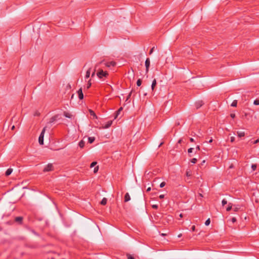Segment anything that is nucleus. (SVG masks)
<instances>
[{
	"mask_svg": "<svg viewBox=\"0 0 259 259\" xmlns=\"http://www.w3.org/2000/svg\"><path fill=\"white\" fill-rule=\"evenodd\" d=\"M199 195H200V196L201 197H202V194H199Z\"/></svg>",
	"mask_w": 259,
	"mask_h": 259,
	"instance_id": "680f3d73",
	"label": "nucleus"
},
{
	"mask_svg": "<svg viewBox=\"0 0 259 259\" xmlns=\"http://www.w3.org/2000/svg\"><path fill=\"white\" fill-rule=\"evenodd\" d=\"M63 115L64 116H65L67 118H70L72 117V115L69 113H68L67 112H64L63 113Z\"/></svg>",
	"mask_w": 259,
	"mask_h": 259,
	"instance_id": "f3484780",
	"label": "nucleus"
},
{
	"mask_svg": "<svg viewBox=\"0 0 259 259\" xmlns=\"http://www.w3.org/2000/svg\"><path fill=\"white\" fill-rule=\"evenodd\" d=\"M58 117V115H56L53 116L52 117H51L50 118L49 122L50 123L54 122L55 121H56L57 120Z\"/></svg>",
	"mask_w": 259,
	"mask_h": 259,
	"instance_id": "f8f14e48",
	"label": "nucleus"
},
{
	"mask_svg": "<svg viewBox=\"0 0 259 259\" xmlns=\"http://www.w3.org/2000/svg\"><path fill=\"white\" fill-rule=\"evenodd\" d=\"M150 65V61L149 58H147L145 61V66H146V73H147L149 71V68Z\"/></svg>",
	"mask_w": 259,
	"mask_h": 259,
	"instance_id": "20e7f679",
	"label": "nucleus"
},
{
	"mask_svg": "<svg viewBox=\"0 0 259 259\" xmlns=\"http://www.w3.org/2000/svg\"><path fill=\"white\" fill-rule=\"evenodd\" d=\"M204 162H205V160H203V161L202 162V163H204Z\"/></svg>",
	"mask_w": 259,
	"mask_h": 259,
	"instance_id": "0e129e2a",
	"label": "nucleus"
},
{
	"mask_svg": "<svg viewBox=\"0 0 259 259\" xmlns=\"http://www.w3.org/2000/svg\"><path fill=\"white\" fill-rule=\"evenodd\" d=\"M103 63V61H101V62H100V63H99V64H102V63Z\"/></svg>",
	"mask_w": 259,
	"mask_h": 259,
	"instance_id": "bf43d9fd",
	"label": "nucleus"
},
{
	"mask_svg": "<svg viewBox=\"0 0 259 259\" xmlns=\"http://www.w3.org/2000/svg\"><path fill=\"white\" fill-rule=\"evenodd\" d=\"M204 162H205V160H203V161L202 162V163H204Z\"/></svg>",
	"mask_w": 259,
	"mask_h": 259,
	"instance_id": "69168bd1",
	"label": "nucleus"
},
{
	"mask_svg": "<svg viewBox=\"0 0 259 259\" xmlns=\"http://www.w3.org/2000/svg\"><path fill=\"white\" fill-rule=\"evenodd\" d=\"M235 137H231V139H230V141L232 143V142H234V141H235Z\"/></svg>",
	"mask_w": 259,
	"mask_h": 259,
	"instance_id": "a19ab883",
	"label": "nucleus"
},
{
	"mask_svg": "<svg viewBox=\"0 0 259 259\" xmlns=\"http://www.w3.org/2000/svg\"><path fill=\"white\" fill-rule=\"evenodd\" d=\"M13 171V169L11 168H8L7 171H6L5 175L6 176H8L10 175Z\"/></svg>",
	"mask_w": 259,
	"mask_h": 259,
	"instance_id": "2eb2a0df",
	"label": "nucleus"
},
{
	"mask_svg": "<svg viewBox=\"0 0 259 259\" xmlns=\"http://www.w3.org/2000/svg\"><path fill=\"white\" fill-rule=\"evenodd\" d=\"M130 96H131V94L128 96L126 100H127L128 99L130 98Z\"/></svg>",
	"mask_w": 259,
	"mask_h": 259,
	"instance_id": "864d4df0",
	"label": "nucleus"
},
{
	"mask_svg": "<svg viewBox=\"0 0 259 259\" xmlns=\"http://www.w3.org/2000/svg\"><path fill=\"white\" fill-rule=\"evenodd\" d=\"M165 182H162V183H161V184H160V188H163V187L165 186Z\"/></svg>",
	"mask_w": 259,
	"mask_h": 259,
	"instance_id": "72a5a7b5",
	"label": "nucleus"
},
{
	"mask_svg": "<svg viewBox=\"0 0 259 259\" xmlns=\"http://www.w3.org/2000/svg\"><path fill=\"white\" fill-rule=\"evenodd\" d=\"M239 208H239V207L235 206H234V208H233V210H234V211L237 212V211H238L239 210Z\"/></svg>",
	"mask_w": 259,
	"mask_h": 259,
	"instance_id": "2f4dec72",
	"label": "nucleus"
},
{
	"mask_svg": "<svg viewBox=\"0 0 259 259\" xmlns=\"http://www.w3.org/2000/svg\"><path fill=\"white\" fill-rule=\"evenodd\" d=\"M159 197L160 199H163L164 197V195L161 194V195H159Z\"/></svg>",
	"mask_w": 259,
	"mask_h": 259,
	"instance_id": "c03bdc74",
	"label": "nucleus"
},
{
	"mask_svg": "<svg viewBox=\"0 0 259 259\" xmlns=\"http://www.w3.org/2000/svg\"><path fill=\"white\" fill-rule=\"evenodd\" d=\"M191 230L192 231H195V226H193L191 228Z\"/></svg>",
	"mask_w": 259,
	"mask_h": 259,
	"instance_id": "a18cd8bd",
	"label": "nucleus"
},
{
	"mask_svg": "<svg viewBox=\"0 0 259 259\" xmlns=\"http://www.w3.org/2000/svg\"><path fill=\"white\" fill-rule=\"evenodd\" d=\"M122 107H120L118 109V110L115 112L114 115V119H116L118 117V115L120 114V112L122 110Z\"/></svg>",
	"mask_w": 259,
	"mask_h": 259,
	"instance_id": "9b49d317",
	"label": "nucleus"
},
{
	"mask_svg": "<svg viewBox=\"0 0 259 259\" xmlns=\"http://www.w3.org/2000/svg\"><path fill=\"white\" fill-rule=\"evenodd\" d=\"M212 139H211L209 141H208V143H211L212 142Z\"/></svg>",
	"mask_w": 259,
	"mask_h": 259,
	"instance_id": "603ef678",
	"label": "nucleus"
},
{
	"mask_svg": "<svg viewBox=\"0 0 259 259\" xmlns=\"http://www.w3.org/2000/svg\"><path fill=\"white\" fill-rule=\"evenodd\" d=\"M127 259H135L134 256L130 254H127Z\"/></svg>",
	"mask_w": 259,
	"mask_h": 259,
	"instance_id": "cd10ccee",
	"label": "nucleus"
},
{
	"mask_svg": "<svg viewBox=\"0 0 259 259\" xmlns=\"http://www.w3.org/2000/svg\"><path fill=\"white\" fill-rule=\"evenodd\" d=\"M161 235H162V236H164V235H165V234L162 233V234H161Z\"/></svg>",
	"mask_w": 259,
	"mask_h": 259,
	"instance_id": "052dcab7",
	"label": "nucleus"
},
{
	"mask_svg": "<svg viewBox=\"0 0 259 259\" xmlns=\"http://www.w3.org/2000/svg\"><path fill=\"white\" fill-rule=\"evenodd\" d=\"M150 190H151V188L149 187L147 188L146 191H147V192H149Z\"/></svg>",
	"mask_w": 259,
	"mask_h": 259,
	"instance_id": "8fccbe9b",
	"label": "nucleus"
},
{
	"mask_svg": "<svg viewBox=\"0 0 259 259\" xmlns=\"http://www.w3.org/2000/svg\"><path fill=\"white\" fill-rule=\"evenodd\" d=\"M15 118V117H13L12 118V120H13Z\"/></svg>",
	"mask_w": 259,
	"mask_h": 259,
	"instance_id": "e2e57ef3",
	"label": "nucleus"
},
{
	"mask_svg": "<svg viewBox=\"0 0 259 259\" xmlns=\"http://www.w3.org/2000/svg\"><path fill=\"white\" fill-rule=\"evenodd\" d=\"M131 199V197L128 193H126L124 196V202H127Z\"/></svg>",
	"mask_w": 259,
	"mask_h": 259,
	"instance_id": "ddd939ff",
	"label": "nucleus"
},
{
	"mask_svg": "<svg viewBox=\"0 0 259 259\" xmlns=\"http://www.w3.org/2000/svg\"><path fill=\"white\" fill-rule=\"evenodd\" d=\"M251 168L253 170H255L256 169V164H252Z\"/></svg>",
	"mask_w": 259,
	"mask_h": 259,
	"instance_id": "c9c22d12",
	"label": "nucleus"
},
{
	"mask_svg": "<svg viewBox=\"0 0 259 259\" xmlns=\"http://www.w3.org/2000/svg\"><path fill=\"white\" fill-rule=\"evenodd\" d=\"M97 75L99 78L101 79L103 77H107L108 75V73L107 71H104L102 69H99L97 73Z\"/></svg>",
	"mask_w": 259,
	"mask_h": 259,
	"instance_id": "f257e3e1",
	"label": "nucleus"
},
{
	"mask_svg": "<svg viewBox=\"0 0 259 259\" xmlns=\"http://www.w3.org/2000/svg\"><path fill=\"white\" fill-rule=\"evenodd\" d=\"M182 236V234H180L178 235V237H181Z\"/></svg>",
	"mask_w": 259,
	"mask_h": 259,
	"instance_id": "5fc2aeb1",
	"label": "nucleus"
},
{
	"mask_svg": "<svg viewBox=\"0 0 259 259\" xmlns=\"http://www.w3.org/2000/svg\"><path fill=\"white\" fill-rule=\"evenodd\" d=\"M237 136L240 138L243 137L245 136V133L244 132H237Z\"/></svg>",
	"mask_w": 259,
	"mask_h": 259,
	"instance_id": "aec40b11",
	"label": "nucleus"
},
{
	"mask_svg": "<svg viewBox=\"0 0 259 259\" xmlns=\"http://www.w3.org/2000/svg\"><path fill=\"white\" fill-rule=\"evenodd\" d=\"M231 221H232V223H235V222H236V219L235 218H234H234H232L231 219Z\"/></svg>",
	"mask_w": 259,
	"mask_h": 259,
	"instance_id": "79ce46f5",
	"label": "nucleus"
},
{
	"mask_svg": "<svg viewBox=\"0 0 259 259\" xmlns=\"http://www.w3.org/2000/svg\"><path fill=\"white\" fill-rule=\"evenodd\" d=\"M95 140V138L94 137H90L88 138V142L89 143L92 144L93 143Z\"/></svg>",
	"mask_w": 259,
	"mask_h": 259,
	"instance_id": "a211bd4d",
	"label": "nucleus"
},
{
	"mask_svg": "<svg viewBox=\"0 0 259 259\" xmlns=\"http://www.w3.org/2000/svg\"><path fill=\"white\" fill-rule=\"evenodd\" d=\"M157 84L156 80V79H154V80L152 81V85H151V89L152 91H154V88Z\"/></svg>",
	"mask_w": 259,
	"mask_h": 259,
	"instance_id": "4468645a",
	"label": "nucleus"
},
{
	"mask_svg": "<svg viewBox=\"0 0 259 259\" xmlns=\"http://www.w3.org/2000/svg\"><path fill=\"white\" fill-rule=\"evenodd\" d=\"M90 71H91V68H90L89 69H88L87 70V71L86 72V74H85V77L86 78H88L90 77Z\"/></svg>",
	"mask_w": 259,
	"mask_h": 259,
	"instance_id": "5701e85b",
	"label": "nucleus"
},
{
	"mask_svg": "<svg viewBox=\"0 0 259 259\" xmlns=\"http://www.w3.org/2000/svg\"><path fill=\"white\" fill-rule=\"evenodd\" d=\"M96 164H97V162H93L91 164L90 167H94Z\"/></svg>",
	"mask_w": 259,
	"mask_h": 259,
	"instance_id": "f704fd0d",
	"label": "nucleus"
},
{
	"mask_svg": "<svg viewBox=\"0 0 259 259\" xmlns=\"http://www.w3.org/2000/svg\"><path fill=\"white\" fill-rule=\"evenodd\" d=\"M158 205L157 204H153L152 205V207L154 209H157L158 208Z\"/></svg>",
	"mask_w": 259,
	"mask_h": 259,
	"instance_id": "58836bf2",
	"label": "nucleus"
},
{
	"mask_svg": "<svg viewBox=\"0 0 259 259\" xmlns=\"http://www.w3.org/2000/svg\"><path fill=\"white\" fill-rule=\"evenodd\" d=\"M98 169H99L98 166H96L94 169V173H96L98 171Z\"/></svg>",
	"mask_w": 259,
	"mask_h": 259,
	"instance_id": "e433bc0d",
	"label": "nucleus"
},
{
	"mask_svg": "<svg viewBox=\"0 0 259 259\" xmlns=\"http://www.w3.org/2000/svg\"><path fill=\"white\" fill-rule=\"evenodd\" d=\"M197 159H196V158H192V159L191 160V163H193V164H195V163H196L197 162Z\"/></svg>",
	"mask_w": 259,
	"mask_h": 259,
	"instance_id": "c85d7f7f",
	"label": "nucleus"
},
{
	"mask_svg": "<svg viewBox=\"0 0 259 259\" xmlns=\"http://www.w3.org/2000/svg\"><path fill=\"white\" fill-rule=\"evenodd\" d=\"M97 66H98V64H97L96 65V67H95V69H96L97 68ZM95 72H96V69L94 70V72H93V73L92 74V77H93L94 76L95 74Z\"/></svg>",
	"mask_w": 259,
	"mask_h": 259,
	"instance_id": "4c0bfd02",
	"label": "nucleus"
},
{
	"mask_svg": "<svg viewBox=\"0 0 259 259\" xmlns=\"http://www.w3.org/2000/svg\"><path fill=\"white\" fill-rule=\"evenodd\" d=\"M46 127H45L42 129V131H41V133H40V135L39 136L38 142H39L40 145H43L44 144V134H45V131H46Z\"/></svg>",
	"mask_w": 259,
	"mask_h": 259,
	"instance_id": "f03ea898",
	"label": "nucleus"
},
{
	"mask_svg": "<svg viewBox=\"0 0 259 259\" xmlns=\"http://www.w3.org/2000/svg\"><path fill=\"white\" fill-rule=\"evenodd\" d=\"M23 218L22 217H17L15 218V221L19 224H21L23 221Z\"/></svg>",
	"mask_w": 259,
	"mask_h": 259,
	"instance_id": "6e6552de",
	"label": "nucleus"
},
{
	"mask_svg": "<svg viewBox=\"0 0 259 259\" xmlns=\"http://www.w3.org/2000/svg\"><path fill=\"white\" fill-rule=\"evenodd\" d=\"M73 97H74V95L73 94V95L71 96V99H72L73 98Z\"/></svg>",
	"mask_w": 259,
	"mask_h": 259,
	"instance_id": "6e6d98bb",
	"label": "nucleus"
},
{
	"mask_svg": "<svg viewBox=\"0 0 259 259\" xmlns=\"http://www.w3.org/2000/svg\"><path fill=\"white\" fill-rule=\"evenodd\" d=\"M253 104L255 105H259V99L255 100L253 102Z\"/></svg>",
	"mask_w": 259,
	"mask_h": 259,
	"instance_id": "bb28decb",
	"label": "nucleus"
},
{
	"mask_svg": "<svg viewBox=\"0 0 259 259\" xmlns=\"http://www.w3.org/2000/svg\"><path fill=\"white\" fill-rule=\"evenodd\" d=\"M89 112H90V115L91 116H93L94 118H96V119L97 118V115H96L95 113L93 110L90 109L89 110Z\"/></svg>",
	"mask_w": 259,
	"mask_h": 259,
	"instance_id": "dca6fc26",
	"label": "nucleus"
},
{
	"mask_svg": "<svg viewBox=\"0 0 259 259\" xmlns=\"http://www.w3.org/2000/svg\"><path fill=\"white\" fill-rule=\"evenodd\" d=\"M112 124V121L110 120L108 121L104 125H103V128H109Z\"/></svg>",
	"mask_w": 259,
	"mask_h": 259,
	"instance_id": "1a4fd4ad",
	"label": "nucleus"
},
{
	"mask_svg": "<svg viewBox=\"0 0 259 259\" xmlns=\"http://www.w3.org/2000/svg\"><path fill=\"white\" fill-rule=\"evenodd\" d=\"M154 48L155 47H153L150 51V52H149V54L151 55L152 54V53H153V52L154 51Z\"/></svg>",
	"mask_w": 259,
	"mask_h": 259,
	"instance_id": "ea45409f",
	"label": "nucleus"
},
{
	"mask_svg": "<svg viewBox=\"0 0 259 259\" xmlns=\"http://www.w3.org/2000/svg\"><path fill=\"white\" fill-rule=\"evenodd\" d=\"M230 116L231 117V118H234L235 117V114L234 113H231L230 114Z\"/></svg>",
	"mask_w": 259,
	"mask_h": 259,
	"instance_id": "37998d69",
	"label": "nucleus"
},
{
	"mask_svg": "<svg viewBox=\"0 0 259 259\" xmlns=\"http://www.w3.org/2000/svg\"><path fill=\"white\" fill-rule=\"evenodd\" d=\"M237 100H234L231 106H232V107H236L237 106Z\"/></svg>",
	"mask_w": 259,
	"mask_h": 259,
	"instance_id": "b1692460",
	"label": "nucleus"
},
{
	"mask_svg": "<svg viewBox=\"0 0 259 259\" xmlns=\"http://www.w3.org/2000/svg\"><path fill=\"white\" fill-rule=\"evenodd\" d=\"M53 170H54V166H53V164L52 163H49L44 167V168L43 169V171L46 172L53 171Z\"/></svg>",
	"mask_w": 259,
	"mask_h": 259,
	"instance_id": "7ed1b4c3",
	"label": "nucleus"
},
{
	"mask_svg": "<svg viewBox=\"0 0 259 259\" xmlns=\"http://www.w3.org/2000/svg\"><path fill=\"white\" fill-rule=\"evenodd\" d=\"M15 127V125H13V126H12V128H11V129H12V130H14Z\"/></svg>",
	"mask_w": 259,
	"mask_h": 259,
	"instance_id": "3c124183",
	"label": "nucleus"
},
{
	"mask_svg": "<svg viewBox=\"0 0 259 259\" xmlns=\"http://www.w3.org/2000/svg\"><path fill=\"white\" fill-rule=\"evenodd\" d=\"M142 84V80L141 79H138L137 81V85L138 86V87H140Z\"/></svg>",
	"mask_w": 259,
	"mask_h": 259,
	"instance_id": "a878e982",
	"label": "nucleus"
},
{
	"mask_svg": "<svg viewBox=\"0 0 259 259\" xmlns=\"http://www.w3.org/2000/svg\"><path fill=\"white\" fill-rule=\"evenodd\" d=\"M107 199L106 198H103L102 199V200H101L100 203L102 204V205H105L107 203Z\"/></svg>",
	"mask_w": 259,
	"mask_h": 259,
	"instance_id": "412c9836",
	"label": "nucleus"
},
{
	"mask_svg": "<svg viewBox=\"0 0 259 259\" xmlns=\"http://www.w3.org/2000/svg\"><path fill=\"white\" fill-rule=\"evenodd\" d=\"M196 149L197 150H200V146L199 145L197 146Z\"/></svg>",
	"mask_w": 259,
	"mask_h": 259,
	"instance_id": "de8ad7c7",
	"label": "nucleus"
},
{
	"mask_svg": "<svg viewBox=\"0 0 259 259\" xmlns=\"http://www.w3.org/2000/svg\"><path fill=\"white\" fill-rule=\"evenodd\" d=\"M203 104L204 103L202 101H198L195 103V105L196 109H198L200 108L203 105Z\"/></svg>",
	"mask_w": 259,
	"mask_h": 259,
	"instance_id": "423d86ee",
	"label": "nucleus"
},
{
	"mask_svg": "<svg viewBox=\"0 0 259 259\" xmlns=\"http://www.w3.org/2000/svg\"><path fill=\"white\" fill-rule=\"evenodd\" d=\"M116 64V62H114V61H110V62L105 63L104 65L107 67H110V66H115Z\"/></svg>",
	"mask_w": 259,
	"mask_h": 259,
	"instance_id": "39448f33",
	"label": "nucleus"
},
{
	"mask_svg": "<svg viewBox=\"0 0 259 259\" xmlns=\"http://www.w3.org/2000/svg\"><path fill=\"white\" fill-rule=\"evenodd\" d=\"M193 150H194V148H190L188 149V152L189 153V155L190 157H191V155L190 154L193 152Z\"/></svg>",
	"mask_w": 259,
	"mask_h": 259,
	"instance_id": "393cba45",
	"label": "nucleus"
},
{
	"mask_svg": "<svg viewBox=\"0 0 259 259\" xmlns=\"http://www.w3.org/2000/svg\"><path fill=\"white\" fill-rule=\"evenodd\" d=\"M186 176H187V177H189V176H190V174H189V172L187 171V172H186Z\"/></svg>",
	"mask_w": 259,
	"mask_h": 259,
	"instance_id": "09e8293b",
	"label": "nucleus"
},
{
	"mask_svg": "<svg viewBox=\"0 0 259 259\" xmlns=\"http://www.w3.org/2000/svg\"><path fill=\"white\" fill-rule=\"evenodd\" d=\"M259 143V138L256 140L253 141L252 139L250 140L248 143L251 146L252 144H255Z\"/></svg>",
	"mask_w": 259,
	"mask_h": 259,
	"instance_id": "9d476101",
	"label": "nucleus"
},
{
	"mask_svg": "<svg viewBox=\"0 0 259 259\" xmlns=\"http://www.w3.org/2000/svg\"><path fill=\"white\" fill-rule=\"evenodd\" d=\"M91 84H91V80H89V81H88V84H87V89H89V88L91 87Z\"/></svg>",
	"mask_w": 259,
	"mask_h": 259,
	"instance_id": "473e14b6",
	"label": "nucleus"
},
{
	"mask_svg": "<svg viewBox=\"0 0 259 259\" xmlns=\"http://www.w3.org/2000/svg\"><path fill=\"white\" fill-rule=\"evenodd\" d=\"M190 142H194V139H193V138H191L190 139Z\"/></svg>",
	"mask_w": 259,
	"mask_h": 259,
	"instance_id": "49530a36",
	"label": "nucleus"
},
{
	"mask_svg": "<svg viewBox=\"0 0 259 259\" xmlns=\"http://www.w3.org/2000/svg\"><path fill=\"white\" fill-rule=\"evenodd\" d=\"M162 143H160L158 147H160L162 145Z\"/></svg>",
	"mask_w": 259,
	"mask_h": 259,
	"instance_id": "13d9d810",
	"label": "nucleus"
},
{
	"mask_svg": "<svg viewBox=\"0 0 259 259\" xmlns=\"http://www.w3.org/2000/svg\"><path fill=\"white\" fill-rule=\"evenodd\" d=\"M84 145H85V142L83 140L80 141L78 143V146L81 148H83Z\"/></svg>",
	"mask_w": 259,
	"mask_h": 259,
	"instance_id": "6ab92c4d",
	"label": "nucleus"
},
{
	"mask_svg": "<svg viewBox=\"0 0 259 259\" xmlns=\"http://www.w3.org/2000/svg\"><path fill=\"white\" fill-rule=\"evenodd\" d=\"M180 217L181 218H182V217H183V214H182V213H181V214H180Z\"/></svg>",
	"mask_w": 259,
	"mask_h": 259,
	"instance_id": "4d7b16f0",
	"label": "nucleus"
},
{
	"mask_svg": "<svg viewBox=\"0 0 259 259\" xmlns=\"http://www.w3.org/2000/svg\"><path fill=\"white\" fill-rule=\"evenodd\" d=\"M210 223V219H208L205 222V225L206 226H208Z\"/></svg>",
	"mask_w": 259,
	"mask_h": 259,
	"instance_id": "c756f323",
	"label": "nucleus"
},
{
	"mask_svg": "<svg viewBox=\"0 0 259 259\" xmlns=\"http://www.w3.org/2000/svg\"><path fill=\"white\" fill-rule=\"evenodd\" d=\"M232 208V203H229L228 207L226 208V210L227 211H229L231 210Z\"/></svg>",
	"mask_w": 259,
	"mask_h": 259,
	"instance_id": "4be33fe9",
	"label": "nucleus"
},
{
	"mask_svg": "<svg viewBox=\"0 0 259 259\" xmlns=\"http://www.w3.org/2000/svg\"><path fill=\"white\" fill-rule=\"evenodd\" d=\"M77 93H78V95L79 99L80 100L83 99V94L81 88L79 89V90L77 91Z\"/></svg>",
	"mask_w": 259,
	"mask_h": 259,
	"instance_id": "0eeeda50",
	"label": "nucleus"
},
{
	"mask_svg": "<svg viewBox=\"0 0 259 259\" xmlns=\"http://www.w3.org/2000/svg\"><path fill=\"white\" fill-rule=\"evenodd\" d=\"M222 205L224 206L225 205H226L227 203V201L226 199H224L222 201Z\"/></svg>",
	"mask_w": 259,
	"mask_h": 259,
	"instance_id": "7c9ffc66",
	"label": "nucleus"
}]
</instances>
